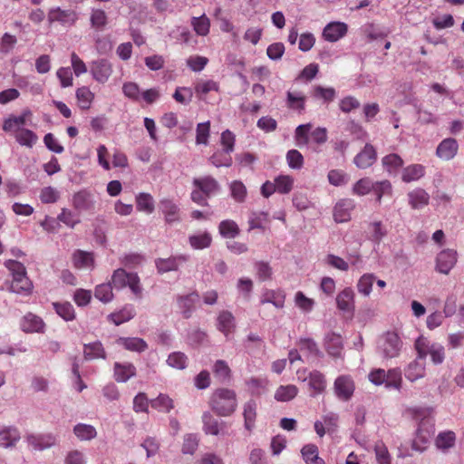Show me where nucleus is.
I'll return each mask as SVG.
<instances>
[{"mask_svg":"<svg viewBox=\"0 0 464 464\" xmlns=\"http://www.w3.org/2000/svg\"><path fill=\"white\" fill-rule=\"evenodd\" d=\"M413 418L420 420L416 436L412 440V450L423 452L434 433V422L430 417V411L427 408H414L411 410Z\"/></svg>","mask_w":464,"mask_h":464,"instance_id":"f257e3e1","label":"nucleus"},{"mask_svg":"<svg viewBox=\"0 0 464 464\" xmlns=\"http://www.w3.org/2000/svg\"><path fill=\"white\" fill-rule=\"evenodd\" d=\"M404 349L402 334L398 329L387 330L378 337L376 351L382 359L398 358Z\"/></svg>","mask_w":464,"mask_h":464,"instance_id":"f03ea898","label":"nucleus"},{"mask_svg":"<svg viewBox=\"0 0 464 464\" xmlns=\"http://www.w3.org/2000/svg\"><path fill=\"white\" fill-rule=\"evenodd\" d=\"M414 349L419 358L425 361L428 355L433 364H441L445 360V348L439 343H432L427 337L420 335L414 342Z\"/></svg>","mask_w":464,"mask_h":464,"instance_id":"7ed1b4c3","label":"nucleus"},{"mask_svg":"<svg viewBox=\"0 0 464 464\" xmlns=\"http://www.w3.org/2000/svg\"><path fill=\"white\" fill-rule=\"evenodd\" d=\"M111 284L116 289H121L129 286L131 292L136 295H140L141 287L140 278L137 274L127 273L124 269H116L111 276Z\"/></svg>","mask_w":464,"mask_h":464,"instance_id":"20e7f679","label":"nucleus"},{"mask_svg":"<svg viewBox=\"0 0 464 464\" xmlns=\"http://www.w3.org/2000/svg\"><path fill=\"white\" fill-rule=\"evenodd\" d=\"M232 150V132L225 130L221 135L220 148L211 156V162L217 166H229L231 163L230 151Z\"/></svg>","mask_w":464,"mask_h":464,"instance_id":"39448f33","label":"nucleus"},{"mask_svg":"<svg viewBox=\"0 0 464 464\" xmlns=\"http://www.w3.org/2000/svg\"><path fill=\"white\" fill-rule=\"evenodd\" d=\"M212 409L218 415H230L232 412V392L228 389H218L212 395Z\"/></svg>","mask_w":464,"mask_h":464,"instance_id":"423d86ee","label":"nucleus"},{"mask_svg":"<svg viewBox=\"0 0 464 464\" xmlns=\"http://www.w3.org/2000/svg\"><path fill=\"white\" fill-rule=\"evenodd\" d=\"M354 382L348 375L337 377L334 383V390L336 397L343 401H349L354 392Z\"/></svg>","mask_w":464,"mask_h":464,"instance_id":"0eeeda50","label":"nucleus"},{"mask_svg":"<svg viewBox=\"0 0 464 464\" xmlns=\"http://www.w3.org/2000/svg\"><path fill=\"white\" fill-rule=\"evenodd\" d=\"M45 323L44 320L29 312L25 314L21 319H20V328L24 333L26 334H44L45 331Z\"/></svg>","mask_w":464,"mask_h":464,"instance_id":"6e6552de","label":"nucleus"},{"mask_svg":"<svg viewBox=\"0 0 464 464\" xmlns=\"http://www.w3.org/2000/svg\"><path fill=\"white\" fill-rule=\"evenodd\" d=\"M457 252L453 249H444L436 258V269L441 274L448 275L457 263Z\"/></svg>","mask_w":464,"mask_h":464,"instance_id":"1a4fd4ad","label":"nucleus"},{"mask_svg":"<svg viewBox=\"0 0 464 464\" xmlns=\"http://www.w3.org/2000/svg\"><path fill=\"white\" fill-rule=\"evenodd\" d=\"M426 373V363L423 359L419 358L417 353L416 358L410 362L404 367V376L411 382H414L420 379L424 378Z\"/></svg>","mask_w":464,"mask_h":464,"instance_id":"9d476101","label":"nucleus"},{"mask_svg":"<svg viewBox=\"0 0 464 464\" xmlns=\"http://www.w3.org/2000/svg\"><path fill=\"white\" fill-rule=\"evenodd\" d=\"M92 77L100 83H105L112 73V65L106 59L92 62L91 69Z\"/></svg>","mask_w":464,"mask_h":464,"instance_id":"9b49d317","label":"nucleus"},{"mask_svg":"<svg viewBox=\"0 0 464 464\" xmlns=\"http://www.w3.org/2000/svg\"><path fill=\"white\" fill-rule=\"evenodd\" d=\"M324 346L327 353L334 358L342 357L343 350V342L340 334L334 332L325 334Z\"/></svg>","mask_w":464,"mask_h":464,"instance_id":"f8f14e48","label":"nucleus"},{"mask_svg":"<svg viewBox=\"0 0 464 464\" xmlns=\"http://www.w3.org/2000/svg\"><path fill=\"white\" fill-rule=\"evenodd\" d=\"M354 292L351 287H346L336 295V305L339 310L351 315L355 310Z\"/></svg>","mask_w":464,"mask_h":464,"instance_id":"ddd939ff","label":"nucleus"},{"mask_svg":"<svg viewBox=\"0 0 464 464\" xmlns=\"http://www.w3.org/2000/svg\"><path fill=\"white\" fill-rule=\"evenodd\" d=\"M377 160L374 147L366 143L364 148L354 157L353 163L357 168L364 169L373 165Z\"/></svg>","mask_w":464,"mask_h":464,"instance_id":"4468645a","label":"nucleus"},{"mask_svg":"<svg viewBox=\"0 0 464 464\" xmlns=\"http://www.w3.org/2000/svg\"><path fill=\"white\" fill-rule=\"evenodd\" d=\"M459 144L453 138H446L441 140L437 149L436 156L442 160L448 161L452 160L458 153Z\"/></svg>","mask_w":464,"mask_h":464,"instance_id":"2eb2a0df","label":"nucleus"},{"mask_svg":"<svg viewBox=\"0 0 464 464\" xmlns=\"http://www.w3.org/2000/svg\"><path fill=\"white\" fill-rule=\"evenodd\" d=\"M348 31V26L343 22H331L324 28L323 37L324 40L334 43L343 38Z\"/></svg>","mask_w":464,"mask_h":464,"instance_id":"dca6fc26","label":"nucleus"},{"mask_svg":"<svg viewBox=\"0 0 464 464\" xmlns=\"http://www.w3.org/2000/svg\"><path fill=\"white\" fill-rule=\"evenodd\" d=\"M48 20L50 23L59 22L63 24H74L78 20V14L73 10H63L60 7H56L49 11Z\"/></svg>","mask_w":464,"mask_h":464,"instance_id":"f3484780","label":"nucleus"},{"mask_svg":"<svg viewBox=\"0 0 464 464\" xmlns=\"http://www.w3.org/2000/svg\"><path fill=\"white\" fill-rule=\"evenodd\" d=\"M355 207L353 199L344 198L338 201L334 208V218L338 223H343L351 219V214Z\"/></svg>","mask_w":464,"mask_h":464,"instance_id":"a211bd4d","label":"nucleus"},{"mask_svg":"<svg viewBox=\"0 0 464 464\" xmlns=\"http://www.w3.org/2000/svg\"><path fill=\"white\" fill-rule=\"evenodd\" d=\"M160 209L164 215L167 223L171 224L179 221V208L172 199H161L160 201Z\"/></svg>","mask_w":464,"mask_h":464,"instance_id":"6ab92c4d","label":"nucleus"},{"mask_svg":"<svg viewBox=\"0 0 464 464\" xmlns=\"http://www.w3.org/2000/svg\"><path fill=\"white\" fill-rule=\"evenodd\" d=\"M72 206L76 210L80 212L93 211L94 201L92 195L85 190L75 193L72 197Z\"/></svg>","mask_w":464,"mask_h":464,"instance_id":"aec40b11","label":"nucleus"},{"mask_svg":"<svg viewBox=\"0 0 464 464\" xmlns=\"http://www.w3.org/2000/svg\"><path fill=\"white\" fill-rule=\"evenodd\" d=\"M199 296L197 293H191L187 295L178 297L179 307L183 314V317L188 319L191 317Z\"/></svg>","mask_w":464,"mask_h":464,"instance_id":"412c9836","label":"nucleus"},{"mask_svg":"<svg viewBox=\"0 0 464 464\" xmlns=\"http://www.w3.org/2000/svg\"><path fill=\"white\" fill-rule=\"evenodd\" d=\"M113 371L114 379L118 382H126L136 375V367L130 362H115Z\"/></svg>","mask_w":464,"mask_h":464,"instance_id":"4be33fe9","label":"nucleus"},{"mask_svg":"<svg viewBox=\"0 0 464 464\" xmlns=\"http://www.w3.org/2000/svg\"><path fill=\"white\" fill-rule=\"evenodd\" d=\"M426 173V168L422 164H411L401 171V180L405 183L418 181Z\"/></svg>","mask_w":464,"mask_h":464,"instance_id":"5701e85b","label":"nucleus"},{"mask_svg":"<svg viewBox=\"0 0 464 464\" xmlns=\"http://www.w3.org/2000/svg\"><path fill=\"white\" fill-rule=\"evenodd\" d=\"M455 444L456 434L452 430L440 431L435 439V445L437 449L444 453L452 449Z\"/></svg>","mask_w":464,"mask_h":464,"instance_id":"b1692460","label":"nucleus"},{"mask_svg":"<svg viewBox=\"0 0 464 464\" xmlns=\"http://www.w3.org/2000/svg\"><path fill=\"white\" fill-rule=\"evenodd\" d=\"M409 205L414 209H420L429 204L430 195L420 188L408 193Z\"/></svg>","mask_w":464,"mask_h":464,"instance_id":"393cba45","label":"nucleus"},{"mask_svg":"<svg viewBox=\"0 0 464 464\" xmlns=\"http://www.w3.org/2000/svg\"><path fill=\"white\" fill-rule=\"evenodd\" d=\"M31 115L30 111H25L20 116H10L5 120L3 130L7 132H17L23 130V126L26 122V119Z\"/></svg>","mask_w":464,"mask_h":464,"instance_id":"a878e982","label":"nucleus"},{"mask_svg":"<svg viewBox=\"0 0 464 464\" xmlns=\"http://www.w3.org/2000/svg\"><path fill=\"white\" fill-rule=\"evenodd\" d=\"M307 379L309 388L314 392V396L324 392L327 382L324 373L317 370H314L310 372Z\"/></svg>","mask_w":464,"mask_h":464,"instance_id":"bb28decb","label":"nucleus"},{"mask_svg":"<svg viewBox=\"0 0 464 464\" xmlns=\"http://www.w3.org/2000/svg\"><path fill=\"white\" fill-rule=\"evenodd\" d=\"M285 295L280 290H266L260 298V304H272L275 307L280 309L285 305Z\"/></svg>","mask_w":464,"mask_h":464,"instance_id":"cd10ccee","label":"nucleus"},{"mask_svg":"<svg viewBox=\"0 0 464 464\" xmlns=\"http://www.w3.org/2000/svg\"><path fill=\"white\" fill-rule=\"evenodd\" d=\"M186 261L187 257L184 256H172L169 258H160L156 261V266L160 273H166L177 270L179 265Z\"/></svg>","mask_w":464,"mask_h":464,"instance_id":"c85d7f7f","label":"nucleus"},{"mask_svg":"<svg viewBox=\"0 0 464 464\" xmlns=\"http://www.w3.org/2000/svg\"><path fill=\"white\" fill-rule=\"evenodd\" d=\"M117 343L126 350L141 353L148 348L147 343L139 337H120Z\"/></svg>","mask_w":464,"mask_h":464,"instance_id":"c756f323","label":"nucleus"},{"mask_svg":"<svg viewBox=\"0 0 464 464\" xmlns=\"http://www.w3.org/2000/svg\"><path fill=\"white\" fill-rule=\"evenodd\" d=\"M305 96L300 92H286V106L290 110L296 111L298 112H303L305 108Z\"/></svg>","mask_w":464,"mask_h":464,"instance_id":"7c9ffc66","label":"nucleus"},{"mask_svg":"<svg viewBox=\"0 0 464 464\" xmlns=\"http://www.w3.org/2000/svg\"><path fill=\"white\" fill-rule=\"evenodd\" d=\"M193 185L195 188H199L208 198L214 195L218 189L217 181L210 177L194 179Z\"/></svg>","mask_w":464,"mask_h":464,"instance_id":"2f4dec72","label":"nucleus"},{"mask_svg":"<svg viewBox=\"0 0 464 464\" xmlns=\"http://www.w3.org/2000/svg\"><path fill=\"white\" fill-rule=\"evenodd\" d=\"M244 416V426L246 430L251 432L255 428V422L256 418V403L250 400L244 405L243 411Z\"/></svg>","mask_w":464,"mask_h":464,"instance_id":"473e14b6","label":"nucleus"},{"mask_svg":"<svg viewBox=\"0 0 464 464\" xmlns=\"http://www.w3.org/2000/svg\"><path fill=\"white\" fill-rule=\"evenodd\" d=\"M33 288V284L31 280L28 278L27 275H23L21 276L13 277L12 284L10 285V290L16 294H24L28 295L31 293Z\"/></svg>","mask_w":464,"mask_h":464,"instance_id":"72a5a7b5","label":"nucleus"},{"mask_svg":"<svg viewBox=\"0 0 464 464\" xmlns=\"http://www.w3.org/2000/svg\"><path fill=\"white\" fill-rule=\"evenodd\" d=\"M55 437L52 434L45 435H29L27 441L34 450H44L53 446L55 443Z\"/></svg>","mask_w":464,"mask_h":464,"instance_id":"f704fd0d","label":"nucleus"},{"mask_svg":"<svg viewBox=\"0 0 464 464\" xmlns=\"http://www.w3.org/2000/svg\"><path fill=\"white\" fill-rule=\"evenodd\" d=\"M376 281V276L372 273L363 274L358 280L356 288L359 294L368 297L372 291V285Z\"/></svg>","mask_w":464,"mask_h":464,"instance_id":"c9c22d12","label":"nucleus"},{"mask_svg":"<svg viewBox=\"0 0 464 464\" xmlns=\"http://www.w3.org/2000/svg\"><path fill=\"white\" fill-rule=\"evenodd\" d=\"M83 355L85 360L105 359L106 353L101 342L84 344Z\"/></svg>","mask_w":464,"mask_h":464,"instance_id":"e433bc0d","label":"nucleus"},{"mask_svg":"<svg viewBox=\"0 0 464 464\" xmlns=\"http://www.w3.org/2000/svg\"><path fill=\"white\" fill-rule=\"evenodd\" d=\"M20 440V433L13 427L0 430V446L9 448L14 446Z\"/></svg>","mask_w":464,"mask_h":464,"instance_id":"4c0bfd02","label":"nucleus"},{"mask_svg":"<svg viewBox=\"0 0 464 464\" xmlns=\"http://www.w3.org/2000/svg\"><path fill=\"white\" fill-rule=\"evenodd\" d=\"M75 96L78 105L82 110H89L94 100V93L87 86H82L76 90Z\"/></svg>","mask_w":464,"mask_h":464,"instance_id":"58836bf2","label":"nucleus"},{"mask_svg":"<svg viewBox=\"0 0 464 464\" xmlns=\"http://www.w3.org/2000/svg\"><path fill=\"white\" fill-rule=\"evenodd\" d=\"M301 453L306 464H325L324 460L319 457L318 448L314 444L304 445Z\"/></svg>","mask_w":464,"mask_h":464,"instance_id":"ea45409f","label":"nucleus"},{"mask_svg":"<svg viewBox=\"0 0 464 464\" xmlns=\"http://www.w3.org/2000/svg\"><path fill=\"white\" fill-rule=\"evenodd\" d=\"M150 405L153 409L166 413L174 409L173 400L165 393H160L157 398L151 400Z\"/></svg>","mask_w":464,"mask_h":464,"instance_id":"a19ab883","label":"nucleus"},{"mask_svg":"<svg viewBox=\"0 0 464 464\" xmlns=\"http://www.w3.org/2000/svg\"><path fill=\"white\" fill-rule=\"evenodd\" d=\"M297 345L299 346L300 350L303 353H305V355L307 357H309V356H314V357L322 356V353L319 350L317 343L312 338H300L297 341Z\"/></svg>","mask_w":464,"mask_h":464,"instance_id":"79ce46f5","label":"nucleus"},{"mask_svg":"<svg viewBox=\"0 0 464 464\" xmlns=\"http://www.w3.org/2000/svg\"><path fill=\"white\" fill-rule=\"evenodd\" d=\"M230 367L227 362L218 360L213 366V374L215 379L219 382H227L230 379Z\"/></svg>","mask_w":464,"mask_h":464,"instance_id":"37998d69","label":"nucleus"},{"mask_svg":"<svg viewBox=\"0 0 464 464\" xmlns=\"http://www.w3.org/2000/svg\"><path fill=\"white\" fill-rule=\"evenodd\" d=\"M73 265L76 268H89L93 266L94 259L92 253L77 250L72 256Z\"/></svg>","mask_w":464,"mask_h":464,"instance_id":"c03bdc74","label":"nucleus"},{"mask_svg":"<svg viewBox=\"0 0 464 464\" xmlns=\"http://www.w3.org/2000/svg\"><path fill=\"white\" fill-rule=\"evenodd\" d=\"M15 140L21 145L32 148L38 141L37 135L31 130L23 129L14 133Z\"/></svg>","mask_w":464,"mask_h":464,"instance_id":"a18cd8bd","label":"nucleus"},{"mask_svg":"<svg viewBox=\"0 0 464 464\" xmlns=\"http://www.w3.org/2000/svg\"><path fill=\"white\" fill-rule=\"evenodd\" d=\"M136 208L140 212L151 214L154 209V199L149 193H140L136 196Z\"/></svg>","mask_w":464,"mask_h":464,"instance_id":"49530a36","label":"nucleus"},{"mask_svg":"<svg viewBox=\"0 0 464 464\" xmlns=\"http://www.w3.org/2000/svg\"><path fill=\"white\" fill-rule=\"evenodd\" d=\"M135 315L134 308L130 306L123 307L121 311L116 313H111L109 314L108 319L111 321L114 324L120 325L125 322L130 321Z\"/></svg>","mask_w":464,"mask_h":464,"instance_id":"de8ad7c7","label":"nucleus"},{"mask_svg":"<svg viewBox=\"0 0 464 464\" xmlns=\"http://www.w3.org/2000/svg\"><path fill=\"white\" fill-rule=\"evenodd\" d=\"M298 393V389L295 385H281L275 392V399L277 401H289L293 400Z\"/></svg>","mask_w":464,"mask_h":464,"instance_id":"09e8293b","label":"nucleus"},{"mask_svg":"<svg viewBox=\"0 0 464 464\" xmlns=\"http://www.w3.org/2000/svg\"><path fill=\"white\" fill-rule=\"evenodd\" d=\"M368 230L370 233V240L374 244H380L381 241L387 235V230L382 225V221H373L371 222L368 226Z\"/></svg>","mask_w":464,"mask_h":464,"instance_id":"8fccbe9b","label":"nucleus"},{"mask_svg":"<svg viewBox=\"0 0 464 464\" xmlns=\"http://www.w3.org/2000/svg\"><path fill=\"white\" fill-rule=\"evenodd\" d=\"M53 309L56 314L65 321H72L75 318V311L72 304L69 302H54L53 303Z\"/></svg>","mask_w":464,"mask_h":464,"instance_id":"3c124183","label":"nucleus"},{"mask_svg":"<svg viewBox=\"0 0 464 464\" xmlns=\"http://www.w3.org/2000/svg\"><path fill=\"white\" fill-rule=\"evenodd\" d=\"M188 242L194 249H204L211 245L212 237L209 233L202 232L190 236L188 237Z\"/></svg>","mask_w":464,"mask_h":464,"instance_id":"603ef678","label":"nucleus"},{"mask_svg":"<svg viewBox=\"0 0 464 464\" xmlns=\"http://www.w3.org/2000/svg\"><path fill=\"white\" fill-rule=\"evenodd\" d=\"M75 436L81 440H91L97 435L95 428L89 424L79 423L73 428Z\"/></svg>","mask_w":464,"mask_h":464,"instance_id":"864d4df0","label":"nucleus"},{"mask_svg":"<svg viewBox=\"0 0 464 464\" xmlns=\"http://www.w3.org/2000/svg\"><path fill=\"white\" fill-rule=\"evenodd\" d=\"M238 298L243 301H249L253 291V281L247 277L239 278L237 284Z\"/></svg>","mask_w":464,"mask_h":464,"instance_id":"5fc2aeb1","label":"nucleus"},{"mask_svg":"<svg viewBox=\"0 0 464 464\" xmlns=\"http://www.w3.org/2000/svg\"><path fill=\"white\" fill-rule=\"evenodd\" d=\"M382 163L389 173H394L403 165V160L398 154L391 153L382 159Z\"/></svg>","mask_w":464,"mask_h":464,"instance_id":"6e6d98bb","label":"nucleus"},{"mask_svg":"<svg viewBox=\"0 0 464 464\" xmlns=\"http://www.w3.org/2000/svg\"><path fill=\"white\" fill-rule=\"evenodd\" d=\"M327 179L334 187H342L348 184L350 176L343 169H331L328 172Z\"/></svg>","mask_w":464,"mask_h":464,"instance_id":"4d7b16f0","label":"nucleus"},{"mask_svg":"<svg viewBox=\"0 0 464 464\" xmlns=\"http://www.w3.org/2000/svg\"><path fill=\"white\" fill-rule=\"evenodd\" d=\"M92 27L96 30H102L108 24V16L102 9H92L90 16Z\"/></svg>","mask_w":464,"mask_h":464,"instance_id":"13d9d810","label":"nucleus"},{"mask_svg":"<svg viewBox=\"0 0 464 464\" xmlns=\"http://www.w3.org/2000/svg\"><path fill=\"white\" fill-rule=\"evenodd\" d=\"M312 95L314 99L322 100L324 102H330L334 100L336 92L332 87L315 86L313 89Z\"/></svg>","mask_w":464,"mask_h":464,"instance_id":"bf43d9fd","label":"nucleus"},{"mask_svg":"<svg viewBox=\"0 0 464 464\" xmlns=\"http://www.w3.org/2000/svg\"><path fill=\"white\" fill-rule=\"evenodd\" d=\"M276 186V192L288 194L294 186V179L289 175H280L274 179Z\"/></svg>","mask_w":464,"mask_h":464,"instance_id":"052dcab7","label":"nucleus"},{"mask_svg":"<svg viewBox=\"0 0 464 464\" xmlns=\"http://www.w3.org/2000/svg\"><path fill=\"white\" fill-rule=\"evenodd\" d=\"M386 387L401 390V370L398 367L390 369L386 372Z\"/></svg>","mask_w":464,"mask_h":464,"instance_id":"680f3d73","label":"nucleus"},{"mask_svg":"<svg viewBox=\"0 0 464 464\" xmlns=\"http://www.w3.org/2000/svg\"><path fill=\"white\" fill-rule=\"evenodd\" d=\"M254 268L256 271V276L258 278V280L266 281L271 279L273 270L268 262L256 261L254 264Z\"/></svg>","mask_w":464,"mask_h":464,"instance_id":"e2e57ef3","label":"nucleus"},{"mask_svg":"<svg viewBox=\"0 0 464 464\" xmlns=\"http://www.w3.org/2000/svg\"><path fill=\"white\" fill-rule=\"evenodd\" d=\"M374 181L370 178H362L355 182L353 187V193L357 196H365L372 192Z\"/></svg>","mask_w":464,"mask_h":464,"instance_id":"0e129e2a","label":"nucleus"},{"mask_svg":"<svg viewBox=\"0 0 464 464\" xmlns=\"http://www.w3.org/2000/svg\"><path fill=\"white\" fill-rule=\"evenodd\" d=\"M191 24L195 30V32L198 35L205 36L209 32L210 23L209 19L205 15H201L199 17H193L191 21Z\"/></svg>","mask_w":464,"mask_h":464,"instance_id":"69168bd1","label":"nucleus"},{"mask_svg":"<svg viewBox=\"0 0 464 464\" xmlns=\"http://www.w3.org/2000/svg\"><path fill=\"white\" fill-rule=\"evenodd\" d=\"M94 296L103 303H109L113 298L112 286L111 283L101 284L96 286Z\"/></svg>","mask_w":464,"mask_h":464,"instance_id":"338daca9","label":"nucleus"},{"mask_svg":"<svg viewBox=\"0 0 464 464\" xmlns=\"http://www.w3.org/2000/svg\"><path fill=\"white\" fill-rule=\"evenodd\" d=\"M167 363L173 368L183 370L187 367L188 357L181 352L170 353L167 359Z\"/></svg>","mask_w":464,"mask_h":464,"instance_id":"774afa93","label":"nucleus"}]
</instances>
